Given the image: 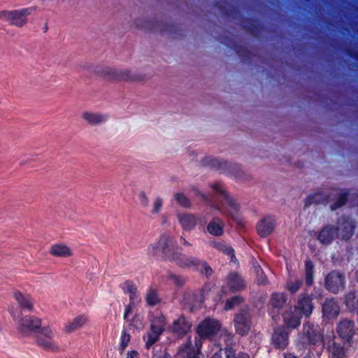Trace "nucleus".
I'll list each match as a JSON object with an SVG mask.
<instances>
[{
	"label": "nucleus",
	"instance_id": "nucleus-54",
	"mask_svg": "<svg viewBox=\"0 0 358 358\" xmlns=\"http://www.w3.org/2000/svg\"><path fill=\"white\" fill-rule=\"evenodd\" d=\"M132 324L134 327H136L138 329H141L143 327L141 320L138 316H136L133 320Z\"/></svg>",
	"mask_w": 358,
	"mask_h": 358
},
{
	"label": "nucleus",
	"instance_id": "nucleus-52",
	"mask_svg": "<svg viewBox=\"0 0 358 358\" xmlns=\"http://www.w3.org/2000/svg\"><path fill=\"white\" fill-rule=\"evenodd\" d=\"M170 278H172L173 280V281L175 282L176 284H177L178 285H182L183 283H184V279L183 278H181L180 277L175 275V274H170Z\"/></svg>",
	"mask_w": 358,
	"mask_h": 358
},
{
	"label": "nucleus",
	"instance_id": "nucleus-60",
	"mask_svg": "<svg viewBox=\"0 0 358 358\" xmlns=\"http://www.w3.org/2000/svg\"><path fill=\"white\" fill-rule=\"evenodd\" d=\"M181 240L183 241L184 245L188 244L187 242L185 241V239L183 238L182 237H181Z\"/></svg>",
	"mask_w": 358,
	"mask_h": 358
},
{
	"label": "nucleus",
	"instance_id": "nucleus-49",
	"mask_svg": "<svg viewBox=\"0 0 358 358\" xmlns=\"http://www.w3.org/2000/svg\"><path fill=\"white\" fill-rule=\"evenodd\" d=\"M227 162H226V161H223V160H220L217 158H215V162H211L210 167L224 171V169H225L224 164H227Z\"/></svg>",
	"mask_w": 358,
	"mask_h": 358
},
{
	"label": "nucleus",
	"instance_id": "nucleus-32",
	"mask_svg": "<svg viewBox=\"0 0 358 358\" xmlns=\"http://www.w3.org/2000/svg\"><path fill=\"white\" fill-rule=\"evenodd\" d=\"M225 164L224 171L240 180L244 179L245 173L242 166L238 164L228 162Z\"/></svg>",
	"mask_w": 358,
	"mask_h": 358
},
{
	"label": "nucleus",
	"instance_id": "nucleus-50",
	"mask_svg": "<svg viewBox=\"0 0 358 358\" xmlns=\"http://www.w3.org/2000/svg\"><path fill=\"white\" fill-rule=\"evenodd\" d=\"M162 204L163 200L159 197L156 198L152 204V213L153 214L158 213L162 206Z\"/></svg>",
	"mask_w": 358,
	"mask_h": 358
},
{
	"label": "nucleus",
	"instance_id": "nucleus-16",
	"mask_svg": "<svg viewBox=\"0 0 358 358\" xmlns=\"http://www.w3.org/2000/svg\"><path fill=\"white\" fill-rule=\"evenodd\" d=\"M192 328V324L183 316H180L175 320L170 327L171 331L178 336L186 334Z\"/></svg>",
	"mask_w": 358,
	"mask_h": 358
},
{
	"label": "nucleus",
	"instance_id": "nucleus-9",
	"mask_svg": "<svg viewBox=\"0 0 358 358\" xmlns=\"http://www.w3.org/2000/svg\"><path fill=\"white\" fill-rule=\"evenodd\" d=\"M345 277L336 271H333L328 274L325 280L326 288L332 293H337L344 287Z\"/></svg>",
	"mask_w": 358,
	"mask_h": 358
},
{
	"label": "nucleus",
	"instance_id": "nucleus-25",
	"mask_svg": "<svg viewBox=\"0 0 358 358\" xmlns=\"http://www.w3.org/2000/svg\"><path fill=\"white\" fill-rule=\"evenodd\" d=\"M178 220L182 228L189 231L192 230L196 225L197 219L194 215L189 213H178Z\"/></svg>",
	"mask_w": 358,
	"mask_h": 358
},
{
	"label": "nucleus",
	"instance_id": "nucleus-31",
	"mask_svg": "<svg viewBox=\"0 0 358 358\" xmlns=\"http://www.w3.org/2000/svg\"><path fill=\"white\" fill-rule=\"evenodd\" d=\"M288 333L285 329H277L273 336V343L279 349L284 348L287 345Z\"/></svg>",
	"mask_w": 358,
	"mask_h": 358
},
{
	"label": "nucleus",
	"instance_id": "nucleus-55",
	"mask_svg": "<svg viewBox=\"0 0 358 358\" xmlns=\"http://www.w3.org/2000/svg\"><path fill=\"white\" fill-rule=\"evenodd\" d=\"M257 276H258L259 282L261 283V284H265L266 283V280H265V278L264 277L263 271L261 269H259V270L257 271Z\"/></svg>",
	"mask_w": 358,
	"mask_h": 358
},
{
	"label": "nucleus",
	"instance_id": "nucleus-48",
	"mask_svg": "<svg viewBox=\"0 0 358 358\" xmlns=\"http://www.w3.org/2000/svg\"><path fill=\"white\" fill-rule=\"evenodd\" d=\"M130 341V336L124 332L121 337L120 345V352L122 353L125 348L127 347Z\"/></svg>",
	"mask_w": 358,
	"mask_h": 358
},
{
	"label": "nucleus",
	"instance_id": "nucleus-26",
	"mask_svg": "<svg viewBox=\"0 0 358 358\" xmlns=\"http://www.w3.org/2000/svg\"><path fill=\"white\" fill-rule=\"evenodd\" d=\"M134 26L145 31H162L161 28L159 27V22L150 19L137 18L134 21Z\"/></svg>",
	"mask_w": 358,
	"mask_h": 358
},
{
	"label": "nucleus",
	"instance_id": "nucleus-21",
	"mask_svg": "<svg viewBox=\"0 0 358 358\" xmlns=\"http://www.w3.org/2000/svg\"><path fill=\"white\" fill-rule=\"evenodd\" d=\"M275 228V220L272 217L262 219L257 225V231L262 237L270 235Z\"/></svg>",
	"mask_w": 358,
	"mask_h": 358
},
{
	"label": "nucleus",
	"instance_id": "nucleus-22",
	"mask_svg": "<svg viewBox=\"0 0 358 358\" xmlns=\"http://www.w3.org/2000/svg\"><path fill=\"white\" fill-rule=\"evenodd\" d=\"M340 312V306L334 299H327L322 306L323 317L328 320L335 319Z\"/></svg>",
	"mask_w": 358,
	"mask_h": 358
},
{
	"label": "nucleus",
	"instance_id": "nucleus-57",
	"mask_svg": "<svg viewBox=\"0 0 358 358\" xmlns=\"http://www.w3.org/2000/svg\"><path fill=\"white\" fill-rule=\"evenodd\" d=\"M233 358H250V357L247 354L238 353V354L236 355L234 353Z\"/></svg>",
	"mask_w": 358,
	"mask_h": 358
},
{
	"label": "nucleus",
	"instance_id": "nucleus-38",
	"mask_svg": "<svg viewBox=\"0 0 358 358\" xmlns=\"http://www.w3.org/2000/svg\"><path fill=\"white\" fill-rule=\"evenodd\" d=\"M213 247L218 250L222 251L223 253L230 256L231 262H235L234 251L231 246L224 243L215 242L213 243Z\"/></svg>",
	"mask_w": 358,
	"mask_h": 358
},
{
	"label": "nucleus",
	"instance_id": "nucleus-40",
	"mask_svg": "<svg viewBox=\"0 0 358 358\" xmlns=\"http://www.w3.org/2000/svg\"><path fill=\"white\" fill-rule=\"evenodd\" d=\"M345 303L348 309L351 310H355L357 308L358 303V299H357L355 293H349L345 297Z\"/></svg>",
	"mask_w": 358,
	"mask_h": 358
},
{
	"label": "nucleus",
	"instance_id": "nucleus-34",
	"mask_svg": "<svg viewBox=\"0 0 358 358\" xmlns=\"http://www.w3.org/2000/svg\"><path fill=\"white\" fill-rule=\"evenodd\" d=\"M145 299L148 305L157 306L161 302V299L158 294L157 289L153 287H150L145 294Z\"/></svg>",
	"mask_w": 358,
	"mask_h": 358
},
{
	"label": "nucleus",
	"instance_id": "nucleus-37",
	"mask_svg": "<svg viewBox=\"0 0 358 358\" xmlns=\"http://www.w3.org/2000/svg\"><path fill=\"white\" fill-rule=\"evenodd\" d=\"M204 298L203 294L199 297L198 295L188 293L184 297V301L186 304H188L189 308L193 310L197 308Z\"/></svg>",
	"mask_w": 358,
	"mask_h": 358
},
{
	"label": "nucleus",
	"instance_id": "nucleus-8",
	"mask_svg": "<svg viewBox=\"0 0 358 358\" xmlns=\"http://www.w3.org/2000/svg\"><path fill=\"white\" fill-rule=\"evenodd\" d=\"M220 329V324L218 321L207 318L199 324L196 332L199 338L206 339L215 335Z\"/></svg>",
	"mask_w": 358,
	"mask_h": 358
},
{
	"label": "nucleus",
	"instance_id": "nucleus-12",
	"mask_svg": "<svg viewBox=\"0 0 358 358\" xmlns=\"http://www.w3.org/2000/svg\"><path fill=\"white\" fill-rule=\"evenodd\" d=\"M350 341L341 338H334L329 350L333 358H343L346 355Z\"/></svg>",
	"mask_w": 358,
	"mask_h": 358
},
{
	"label": "nucleus",
	"instance_id": "nucleus-18",
	"mask_svg": "<svg viewBox=\"0 0 358 358\" xmlns=\"http://www.w3.org/2000/svg\"><path fill=\"white\" fill-rule=\"evenodd\" d=\"M126 292L129 295L130 303L128 307L126 309L124 313V318L127 319L129 316V314L132 308V307L140 303L141 299L138 293L137 287L131 282H127L125 285Z\"/></svg>",
	"mask_w": 358,
	"mask_h": 358
},
{
	"label": "nucleus",
	"instance_id": "nucleus-44",
	"mask_svg": "<svg viewBox=\"0 0 358 358\" xmlns=\"http://www.w3.org/2000/svg\"><path fill=\"white\" fill-rule=\"evenodd\" d=\"M313 268L312 262L307 261L306 262V282L308 285H310L313 282Z\"/></svg>",
	"mask_w": 358,
	"mask_h": 358
},
{
	"label": "nucleus",
	"instance_id": "nucleus-24",
	"mask_svg": "<svg viewBox=\"0 0 358 358\" xmlns=\"http://www.w3.org/2000/svg\"><path fill=\"white\" fill-rule=\"evenodd\" d=\"M82 118L92 126L101 124L107 121V115L103 113L85 111L82 113Z\"/></svg>",
	"mask_w": 358,
	"mask_h": 358
},
{
	"label": "nucleus",
	"instance_id": "nucleus-20",
	"mask_svg": "<svg viewBox=\"0 0 358 358\" xmlns=\"http://www.w3.org/2000/svg\"><path fill=\"white\" fill-rule=\"evenodd\" d=\"M50 254L55 257L69 258L73 255V251L64 243H57L50 248Z\"/></svg>",
	"mask_w": 358,
	"mask_h": 358
},
{
	"label": "nucleus",
	"instance_id": "nucleus-61",
	"mask_svg": "<svg viewBox=\"0 0 358 358\" xmlns=\"http://www.w3.org/2000/svg\"><path fill=\"white\" fill-rule=\"evenodd\" d=\"M356 278H357V281H358V270H357V272H356Z\"/></svg>",
	"mask_w": 358,
	"mask_h": 358
},
{
	"label": "nucleus",
	"instance_id": "nucleus-46",
	"mask_svg": "<svg viewBox=\"0 0 358 358\" xmlns=\"http://www.w3.org/2000/svg\"><path fill=\"white\" fill-rule=\"evenodd\" d=\"M242 301V299L239 296L233 297L231 299H227L225 303L224 309L229 310L234 308L236 305L239 304Z\"/></svg>",
	"mask_w": 358,
	"mask_h": 358
},
{
	"label": "nucleus",
	"instance_id": "nucleus-58",
	"mask_svg": "<svg viewBox=\"0 0 358 358\" xmlns=\"http://www.w3.org/2000/svg\"><path fill=\"white\" fill-rule=\"evenodd\" d=\"M223 337V339L224 341H226L227 343L229 341V340L230 339V335H223L222 336Z\"/></svg>",
	"mask_w": 358,
	"mask_h": 358
},
{
	"label": "nucleus",
	"instance_id": "nucleus-47",
	"mask_svg": "<svg viewBox=\"0 0 358 358\" xmlns=\"http://www.w3.org/2000/svg\"><path fill=\"white\" fill-rule=\"evenodd\" d=\"M348 196L346 194H341L338 200L331 205V210H335L341 206H343L347 201Z\"/></svg>",
	"mask_w": 358,
	"mask_h": 358
},
{
	"label": "nucleus",
	"instance_id": "nucleus-36",
	"mask_svg": "<svg viewBox=\"0 0 358 358\" xmlns=\"http://www.w3.org/2000/svg\"><path fill=\"white\" fill-rule=\"evenodd\" d=\"M223 222L219 218L213 219L208 224V231L214 236H220L222 234Z\"/></svg>",
	"mask_w": 358,
	"mask_h": 358
},
{
	"label": "nucleus",
	"instance_id": "nucleus-29",
	"mask_svg": "<svg viewBox=\"0 0 358 358\" xmlns=\"http://www.w3.org/2000/svg\"><path fill=\"white\" fill-rule=\"evenodd\" d=\"M338 237L336 229L331 225L324 227L318 234V240L323 244H329Z\"/></svg>",
	"mask_w": 358,
	"mask_h": 358
},
{
	"label": "nucleus",
	"instance_id": "nucleus-62",
	"mask_svg": "<svg viewBox=\"0 0 358 358\" xmlns=\"http://www.w3.org/2000/svg\"><path fill=\"white\" fill-rule=\"evenodd\" d=\"M306 358H308V357H306Z\"/></svg>",
	"mask_w": 358,
	"mask_h": 358
},
{
	"label": "nucleus",
	"instance_id": "nucleus-15",
	"mask_svg": "<svg viewBox=\"0 0 358 358\" xmlns=\"http://www.w3.org/2000/svg\"><path fill=\"white\" fill-rule=\"evenodd\" d=\"M90 322L89 317L86 314L76 315L72 320L67 322L64 328L65 333L72 334L76 330L81 329Z\"/></svg>",
	"mask_w": 358,
	"mask_h": 358
},
{
	"label": "nucleus",
	"instance_id": "nucleus-53",
	"mask_svg": "<svg viewBox=\"0 0 358 358\" xmlns=\"http://www.w3.org/2000/svg\"><path fill=\"white\" fill-rule=\"evenodd\" d=\"M144 76L142 74L134 73H132L131 81L133 82H141L143 81Z\"/></svg>",
	"mask_w": 358,
	"mask_h": 358
},
{
	"label": "nucleus",
	"instance_id": "nucleus-43",
	"mask_svg": "<svg viewBox=\"0 0 358 358\" xmlns=\"http://www.w3.org/2000/svg\"><path fill=\"white\" fill-rule=\"evenodd\" d=\"M302 282L299 279H289L287 283V288L291 293H296L301 287Z\"/></svg>",
	"mask_w": 358,
	"mask_h": 358
},
{
	"label": "nucleus",
	"instance_id": "nucleus-19",
	"mask_svg": "<svg viewBox=\"0 0 358 358\" xmlns=\"http://www.w3.org/2000/svg\"><path fill=\"white\" fill-rule=\"evenodd\" d=\"M13 296L21 308L29 311L34 310V300L29 294L22 293L19 290H15Z\"/></svg>",
	"mask_w": 358,
	"mask_h": 358
},
{
	"label": "nucleus",
	"instance_id": "nucleus-3",
	"mask_svg": "<svg viewBox=\"0 0 358 358\" xmlns=\"http://www.w3.org/2000/svg\"><path fill=\"white\" fill-rule=\"evenodd\" d=\"M166 324V320L164 315H159L154 319L151 324L150 331L144 337L147 348H150L158 341L159 336L164 331Z\"/></svg>",
	"mask_w": 358,
	"mask_h": 358
},
{
	"label": "nucleus",
	"instance_id": "nucleus-56",
	"mask_svg": "<svg viewBox=\"0 0 358 358\" xmlns=\"http://www.w3.org/2000/svg\"><path fill=\"white\" fill-rule=\"evenodd\" d=\"M126 358H139V354L137 351L131 350L127 352Z\"/></svg>",
	"mask_w": 358,
	"mask_h": 358
},
{
	"label": "nucleus",
	"instance_id": "nucleus-17",
	"mask_svg": "<svg viewBox=\"0 0 358 358\" xmlns=\"http://www.w3.org/2000/svg\"><path fill=\"white\" fill-rule=\"evenodd\" d=\"M302 313L295 306L290 308L283 314L285 324L287 327L296 328L301 322V315Z\"/></svg>",
	"mask_w": 358,
	"mask_h": 358
},
{
	"label": "nucleus",
	"instance_id": "nucleus-6",
	"mask_svg": "<svg viewBox=\"0 0 358 358\" xmlns=\"http://www.w3.org/2000/svg\"><path fill=\"white\" fill-rule=\"evenodd\" d=\"M29 14V9L12 11L5 10L0 13V18L8 21L15 26L22 27L27 23V17Z\"/></svg>",
	"mask_w": 358,
	"mask_h": 358
},
{
	"label": "nucleus",
	"instance_id": "nucleus-5",
	"mask_svg": "<svg viewBox=\"0 0 358 358\" xmlns=\"http://www.w3.org/2000/svg\"><path fill=\"white\" fill-rule=\"evenodd\" d=\"M173 236L170 234L162 235L158 241L150 244L148 248V252L151 256H157L159 252L166 254L173 246Z\"/></svg>",
	"mask_w": 358,
	"mask_h": 358
},
{
	"label": "nucleus",
	"instance_id": "nucleus-10",
	"mask_svg": "<svg viewBox=\"0 0 358 358\" xmlns=\"http://www.w3.org/2000/svg\"><path fill=\"white\" fill-rule=\"evenodd\" d=\"M355 224L352 219L348 217H342L338 222V227L336 229L338 237L348 240L353 234Z\"/></svg>",
	"mask_w": 358,
	"mask_h": 358
},
{
	"label": "nucleus",
	"instance_id": "nucleus-45",
	"mask_svg": "<svg viewBox=\"0 0 358 358\" xmlns=\"http://www.w3.org/2000/svg\"><path fill=\"white\" fill-rule=\"evenodd\" d=\"M196 268L206 276H210L213 273V270L210 266L205 262L198 261Z\"/></svg>",
	"mask_w": 358,
	"mask_h": 358
},
{
	"label": "nucleus",
	"instance_id": "nucleus-1",
	"mask_svg": "<svg viewBox=\"0 0 358 358\" xmlns=\"http://www.w3.org/2000/svg\"><path fill=\"white\" fill-rule=\"evenodd\" d=\"M211 188L215 194L214 199L203 192L199 193V196L208 205L219 211L222 215L234 219L238 210V205L229 196L224 185L221 182H214L211 184Z\"/></svg>",
	"mask_w": 358,
	"mask_h": 358
},
{
	"label": "nucleus",
	"instance_id": "nucleus-23",
	"mask_svg": "<svg viewBox=\"0 0 358 358\" xmlns=\"http://www.w3.org/2000/svg\"><path fill=\"white\" fill-rule=\"evenodd\" d=\"M339 337L347 341H350L355 334L354 323L348 320H342L338 326Z\"/></svg>",
	"mask_w": 358,
	"mask_h": 358
},
{
	"label": "nucleus",
	"instance_id": "nucleus-35",
	"mask_svg": "<svg viewBox=\"0 0 358 358\" xmlns=\"http://www.w3.org/2000/svg\"><path fill=\"white\" fill-rule=\"evenodd\" d=\"M287 298L283 293H273L270 299V306L273 309H280L286 303Z\"/></svg>",
	"mask_w": 358,
	"mask_h": 358
},
{
	"label": "nucleus",
	"instance_id": "nucleus-27",
	"mask_svg": "<svg viewBox=\"0 0 358 358\" xmlns=\"http://www.w3.org/2000/svg\"><path fill=\"white\" fill-rule=\"evenodd\" d=\"M328 195L329 194L326 190H317L306 198L304 202V208H308L312 204H318L325 202L327 199Z\"/></svg>",
	"mask_w": 358,
	"mask_h": 358
},
{
	"label": "nucleus",
	"instance_id": "nucleus-33",
	"mask_svg": "<svg viewBox=\"0 0 358 358\" xmlns=\"http://www.w3.org/2000/svg\"><path fill=\"white\" fill-rule=\"evenodd\" d=\"M228 285L234 291H239L245 287L242 278L237 273H231L228 278Z\"/></svg>",
	"mask_w": 358,
	"mask_h": 358
},
{
	"label": "nucleus",
	"instance_id": "nucleus-4",
	"mask_svg": "<svg viewBox=\"0 0 358 358\" xmlns=\"http://www.w3.org/2000/svg\"><path fill=\"white\" fill-rule=\"evenodd\" d=\"M201 340L198 336L189 337L180 348L178 355L181 358H197L201 347Z\"/></svg>",
	"mask_w": 358,
	"mask_h": 358
},
{
	"label": "nucleus",
	"instance_id": "nucleus-30",
	"mask_svg": "<svg viewBox=\"0 0 358 358\" xmlns=\"http://www.w3.org/2000/svg\"><path fill=\"white\" fill-rule=\"evenodd\" d=\"M95 74L103 78L105 80L116 82L117 69L109 66H97L94 70Z\"/></svg>",
	"mask_w": 358,
	"mask_h": 358
},
{
	"label": "nucleus",
	"instance_id": "nucleus-2",
	"mask_svg": "<svg viewBox=\"0 0 358 358\" xmlns=\"http://www.w3.org/2000/svg\"><path fill=\"white\" fill-rule=\"evenodd\" d=\"M36 343L38 346L47 351L57 352L59 345L55 341V334L50 326H44L36 336Z\"/></svg>",
	"mask_w": 358,
	"mask_h": 358
},
{
	"label": "nucleus",
	"instance_id": "nucleus-51",
	"mask_svg": "<svg viewBox=\"0 0 358 358\" xmlns=\"http://www.w3.org/2000/svg\"><path fill=\"white\" fill-rule=\"evenodd\" d=\"M212 162H215V158L211 156H204L200 160L201 165L206 166H210Z\"/></svg>",
	"mask_w": 358,
	"mask_h": 358
},
{
	"label": "nucleus",
	"instance_id": "nucleus-11",
	"mask_svg": "<svg viewBox=\"0 0 358 358\" xmlns=\"http://www.w3.org/2000/svg\"><path fill=\"white\" fill-rule=\"evenodd\" d=\"M303 334L304 338L310 344H322L323 341L321 329L318 326L306 324L303 327Z\"/></svg>",
	"mask_w": 358,
	"mask_h": 358
},
{
	"label": "nucleus",
	"instance_id": "nucleus-41",
	"mask_svg": "<svg viewBox=\"0 0 358 358\" xmlns=\"http://www.w3.org/2000/svg\"><path fill=\"white\" fill-rule=\"evenodd\" d=\"M174 198L176 202L184 208H189L191 206V202L185 194L182 192H177L174 194Z\"/></svg>",
	"mask_w": 358,
	"mask_h": 358
},
{
	"label": "nucleus",
	"instance_id": "nucleus-7",
	"mask_svg": "<svg viewBox=\"0 0 358 358\" xmlns=\"http://www.w3.org/2000/svg\"><path fill=\"white\" fill-rule=\"evenodd\" d=\"M42 320L34 315H27L23 317L19 322V330L22 334L38 333L41 328Z\"/></svg>",
	"mask_w": 358,
	"mask_h": 358
},
{
	"label": "nucleus",
	"instance_id": "nucleus-28",
	"mask_svg": "<svg viewBox=\"0 0 358 358\" xmlns=\"http://www.w3.org/2000/svg\"><path fill=\"white\" fill-rule=\"evenodd\" d=\"M295 307L298 308L299 310L306 317L309 316L313 308L311 298L306 294H301L299 298L298 306Z\"/></svg>",
	"mask_w": 358,
	"mask_h": 358
},
{
	"label": "nucleus",
	"instance_id": "nucleus-13",
	"mask_svg": "<svg viewBox=\"0 0 358 358\" xmlns=\"http://www.w3.org/2000/svg\"><path fill=\"white\" fill-rule=\"evenodd\" d=\"M236 331L240 334H247L250 329V315L246 310H242L234 317Z\"/></svg>",
	"mask_w": 358,
	"mask_h": 358
},
{
	"label": "nucleus",
	"instance_id": "nucleus-39",
	"mask_svg": "<svg viewBox=\"0 0 358 358\" xmlns=\"http://www.w3.org/2000/svg\"><path fill=\"white\" fill-rule=\"evenodd\" d=\"M215 350L212 358H233L234 355V351L230 348H226L224 350H219L218 347H215Z\"/></svg>",
	"mask_w": 358,
	"mask_h": 358
},
{
	"label": "nucleus",
	"instance_id": "nucleus-42",
	"mask_svg": "<svg viewBox=\"0 0 358 358\" xmlns=\"http://www.w3.org/2000/svg\"><path fill=\"white\" fill-rule=\"evenodd\" d=\"M133 72L129 69H117V81H131Z\"/></svg>",
	"mask_w": 358,
	"mask_h": 358
},
{
	"label": "nucleus",
	"instance_id": "nucleus-14",
	"mask_svg": "<svg viewBox=\"0 0 358 358\" xmlns=\"http://www.w3.org/2000/svg\"><path fill=\"white\" fill-rule=\"evenodd\" d=\"M169 259L182 268H196L199 261L194 257L186 256L178 252L172 253Z\"/></svg>",
	"mask_w": 358,
	"mask_h": 358
},
{
	"label": "nucleus",
	"instance_id": "nucleus-59",
	"mask_svg": "<svg viewBox=\"0 0 358 358\" xmlns=\"http://www.w3.org/2000/svg\"><path fill=\"white\" fill-rule=\"evenodd\" d=\"M285 358H296V357L293 355H286Z\"/></svg>",
	"mask_w": 358,
	"mask_h": 358
}]
</instances>
